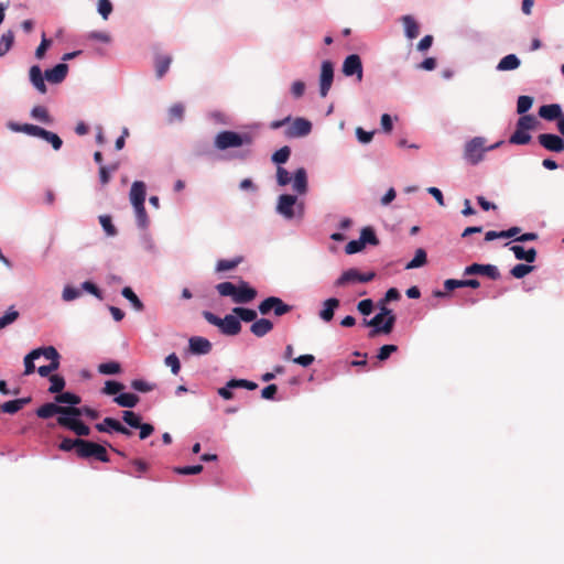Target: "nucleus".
<instances>
[{"mask_svg": "<svg viewBox=\"0 0 564 564\" xmlns=\"http://www.w3.org/2000/svg\"><path fill=\"white\" fill-rule=\"evenodd\" d=\"M185 113V107L182 102H176L172 105L167 110V122L174 123L176 121H182Z\"/></svg>", "mask_w": 564, "mask_h": 564, "instance_id": "nucleus-32", "label": "nucleus"}, {"mask_svg": "<svg viewBox=\"0 0 564 564\" xmlns=\"http://www.w3.org/2000/svg\"><path fill=\"white\" fill-rule=\"evenodd\" d=\"M131 387L139 392H150L154 390L155 384L147 382L142 379H135L132 380Z\"/></svg>", "mask_w": 564, "mask_h": 564, "instance_id": "nucleus-60", "label": "nucleus"}, {"mask_svg": "<svg viewBox=\"0 0 564 564\" xmlns=\"http://www.w3.org/2000/svg\"><path fill=\"white\" fill-rule=\"evenodd\" d=\"M39 354L40 357H44L50 360V362H56V365H59L61 355L53 346L47 347H40L34 349Z\"/></svg>", "mask_w": 564, "mask_h": 564, "instance_id": "nucleus-34", "label": "nucleus"}, {"mask_svg": "<svg viewBox=\"0 0 564 564\" xmlns=\"http://www.w3.org/2000/svg\"><path fill=\"white\" fill-rule=\"evenodd\" d=\"M57 424L70 430L76 435L83 437L88 436L90 434V429L85 423H83L78 419L67 417V416H58Z\"/></svg>", "mask_w": 564, "mask_h": 564, "instance_id": "nucleus-12", "label": "nucleus"}, {"mask_svg": "<svg viewBox=\"0 0 564 564\" xmlns=\"http://www.w3.org/2000/svg\"><path fill=\"white\" fill-rule=\"evenodd\" d=\"M521 62L516 54L506 55L500 59L497 65V70L507 72L517 69L520 66Z\"/></svg>", "mask_w": 564, "mask_h": 564, "instance_id": "nucleus-29", "label": "nucleus"}, {"mask_svg": "<svg viewBox=\"0 0 564 564\" xmlns=\"http://www.w3.org/2000/svg\"><path fill=\"white\" fill-rule=\"evenodd\" d=\"M253 138L250 133H238L230 130L219 132L215 138V147L218 150H227L230 148L250 147Z\"/></svg>", "mask_w": 564, "mask_h": 564, "instance_id": "nucleus-4", "label": "nucleus"}, {"mask_svg": "<svg viewBox=\"0 0 564 564\" xmlns=\"http://www.w3.org/2000/svg\"><path fill=\"white\" fill-rule=\"evenodd\" d=\"M502 144V141L487 145L484 137H474L464 144L463 158L470 165L479 164L488 151L495 150Z\"/></svg>", "mask_w": 564, "mask_h": 564, "instance_id": "nucleus-2", "label": "nucleus"}, {"mask_svg": "<svg viewBox=\"0 0 564 564\" xmlns=\"http://www.w3.org/2000/svg\"><path fill=\"white\" fill-rule=\"evenodd\" d=\"M31 116L44 123H51L53 121L47 109L43 106H35L31 111Z\"/></svg>", "mask_w": 564, "mask_h": 564, "instance_id": "nucleus-45", "label": "nucleus"}, {"mask_svg": "<svg viewBox=\"0 0 564 564\" xmlns=\"http://www.w3.org/2000/svg\"><path fill=\"white\" fill-rule=\"evenodd\" d=\"M55 401L61 404L77 405L82 402V399L79 395L72 392H61L56 394Z\"/></svg>", "mask_w": 564, "mask_h": 564, "instance_id": "nucleus-39", "label": "nucleus"}, {"mask_svg": "<svg viewBox=\"0 0 564 564\" xmlns=\"http://www.w3.org/2000/svg\"><path fill=\"white\" fill-rule=\"evenodd\" d=\"M123 388L124 386L121 382L109 380L105 383V387L102 388V393L107 395H115L122 391Z\"/></svg>", "mask_w": 564, "mask_h": 564, "instance_id": "nucleus-58", "label": "nucleus"}, {"mask_svg": "<svg viewBox=\"0 0 564 564\" xmlns=\"http://www.w3.org/2000/svg\"><path fill=\"white\" fill-rule=\"evenodd\" d=\"M286 124L288 127L284 131V134L288 138L306 137L312 131V123L310 120L302 117H297L294 120H292L290 116L281 120L272 121L270 123V128L276 130Z\"/></svg>", "mask_w": 564, "mask_h": 564, "instance_id": "nucleus-3", "label": "nucleus"}, {"mask_svg": "<svg viewBox=\"0 0 564 564\" xmlns=\"http://www.w3.org/2000/svg\"><path fill=\"white\" fill-rule=\"evenodd\" d=\"M395 315H390L387 318H383L382 315H375L371 319H365V325L368 327H372L369 333V337L373 338L378 334H390L395 324Z\"/></svg>", "mask_w": 564, "mask_h": 564, "instance_id": "nucleus-6", "label": "nucleus"}, {"mask_svg": "<svg viewBox=\"0 0 564 564\" xmlns=\"http://www.w3.org/2000/svg\"><path fill=\"white\" fill-rule=\"evenodd\" d=\"M41 139H43L46 142L51 143L55 151L59 150L62 148V145H63L62 139L56 133L51 132V131L45 130V129L43 131V134H42Z\"/></svg>", "mask_w": 564, "mask_h": 564, "instance_id": "nucleus-50", "label": "nucleus"}, {"mask_svg": "<svg viewBox=\"0 0 564 564\" xmlns=\"http://www.w3.org/2000/svg\"><path fill=\"white\" fill-rule=\"evenodd\" d=\"M121 294L124 299H127L133 306L135 311H143L144 305L140 301V299L137 296V294L133 292V290L129 286H126L122 289Z\"/></svg>", "mask_w": 564, "mask_h": 564, "instance_id": "nucleus-36", "label": "nucleus"}, {"mask_svg": "<svg viewBox=\"0 0 564 564\" xmlns=\"http://www.w3.org/2000/svg\"><path fill=\"white\" fill-rule=\"evenodd\" d=\"M80 441H82L80 437L75 438V440L65 437L59 443L58 448L63 452H70L74 449L75 453L77 454V451L79 449Z\"/></svg>", "mask_w": 564, "mask_h": 564, "instance_id": "nucleus-49", "label": "nucleus"}, {"mask_svg": "<svg viewBox=\"0 0 564 564\" xmlns=\"http://www.w3.org/2000/svg\"><path fill=\"white\" fill-rule=\"evenodd\" d=\"M39 359V354L34 349L24 357V375L29 376L35 371L34 360Z\"/></svg>", "mask_w": 564, "mask_h": 564, "instance_id": "nucleus-52", "label": "nucleus"}, {"mask_svg": "<svg viewBox=\"0 0 564 564\" xmlns=\"http://www.w3.org/2000/svg\"><path fill=\"white\" fill-rule=\"evenodd\" d=\"M79 444V449L77 451V456L79 458H95L102 463H108L110 460L105 446L83 438Z\"/></svg>", "mask_w": 564, "mask_h": 564, "instance_id": "nucleus-5", "label": "nucleus"}, {"mask_svg": "<svg viewBox=\"0 0 564 564\" xmlns=\"http://www.w3.org/2000/svg\"><path fill=\"white\" fill-rule=\"evenodd\" d=\"M232 312L243 322H254L257 319V312L251 308L237 306Z\"/></svg>", "mask_w": 564, "mask_h": 564, "instance_id": "nucleus-40", "label": "nucleus"}, {"mask_svg": "<svg viewBox=\"0 0 564 564\" xmlns=\"http://www.w3.org/2000/svg\"><path fill=\"white\" fill-rule=\"evenodd\" d=\"M98 371L102 375H117L121 371V366L117 361H109L100 364L98 366Z\"/></svg>", "mask_w": 564, "mask_h": 564, "instance_id": "nucleus-48", "label": "nucleus"}, {"mask_svg": "<svg viewBox=\"0 0 564 564\" xmlns=\"http://www.w3.org/2000/svg\"><path fill=\"white\" fill-rule=\"evenodd\" d=\"M402 23L404 26L405 36L410 40H413L420 34V25L412 15H403Z\"/></svg>", "mask_w": 564, "mask_h": 564, "instance_id": "nucleus-24", "label": "nucleus"}, {"mask_svg": "<svg viewBox=\"0 0 564 564\" xmlns=\"http://www.w3.org/2000/svg\"><path fill=\"white\" fill-rule=\"evenodd\" d=\"M359 238L362 241L364 246H366L367 243L377 246L379 243L375 230L371 227L362 228Z\"/></svg>", "mask_w": 564, "mask_h": 564, "instance_id": "nucleus-43", "label": "nucleus"}, {"mask_svg": "<svg viewBox=\"0 0 564 564\" xmlns=\"http://www.w3.org/2000/svg\"><path fill=\"white\" fill-rule=\"evenodd\" d=\"M293 189L302 195L307 191V175L304 167H300L294 173Z\"/></svg>", "mask_w": 564, "mask_h": 564, "instance_id": "nucleus-22", "label": "nucleus"}, {"mask_svg": "<svg viewBox=\"0 0 564 564\" xmlns=\"http://www.w3.org/2000/svg\"><path fill=\"white\" fill-rule=\"evenodd\" d=\"M100 225L102 226L104 230L107 232L108 236H115L117 235V229L112 224L111 217L108 215H101L99 217Z\"/></svg>", "mask_w": 564, "mask_h": 564, "instance_id": "nucleus-59", "label": "nucleus"}, {"mask_svg": "<svg viewBox=\"0 0 564 564\" xmlns=\"http://www.w3.org/2000/svg\"><path fill=\"white\" fill-rule=\"evenodd\" d=\"M219 329L227 336H235L240 333L241 324L237 316L228 314L223 318Z\"/></svg>", "mask_w": 564, "mask_h": 564, "instance_id": "nucleus-16", "label": "nucleus"}, {"mask_svg": "<svg viewBox=\"0 0 564 564\" xmlns=\"http://www.w3.org/2000/svg\"><path fill=\"white\" fill-rule=\"evenodd\" d=\"M539 116L549 121L558 120L563 117L562 108L558 104L544 105L540 107Z\"/></svg>", "mask_w": 564, "mask_h": 564, "instance_id": "nucleus-20", "label": "nucleus"}, {"mask_svg": "<svg viewBox=\"0 0 564 564\" xmlns=\"http://www.w3.org/2000/svg\"><path fill=\"white\" fill-rule=\"evenodd\" d=\"M98 12L104 20H107L112 12V3L110 0H98Z\"/></svg>", "mask_w": 564, "mask_h": 564, "instance_id": "nucleus-64", "label": "nucleus"}, {"mask_svg": "<svg viewBox=\"0 0 564 564\" xmlns=\"http://www.w3.org/2000/svg\"><path fill=\"white\" fill-rule=\"evenodd\" d=\"M30 80H31L32 85L41 94H45L46 93L47 88H46V85L44 83V77H43L42 69L40 68V66L33 65L30 68Z\"/></svg>", "mask_w": 564, "mask_h": 564, "instance_id": "nucleus-25", "label": "nucleus"}, {"mask_svg": "<svg viewBox=\"0 0 564 564\" xmlns=\"http://www.w3.org/2000/svg\"><path fill=\"white\" fill-rule=\"evenodd\" d=\"M82 294L80 290L72 285H66L63 290L62 297L64 301L69 302L76 300Z\"/></svg>", "mask_w": 564, "mask_h": 564, "instance_id": "nucleus-61", "label": "nucleus"}, {"mask_svg": "<svg viewBox=\"0 0 564 564\" xmlns=\"http://www.w3.org/2000/svg\"><path fill=\"white\" fill-rule=\"evenodd\" d=\"M341 72L345 76H356L358 82L362 80V63L358 54L348 55L344 63Z\"/></svg>", "mask_w": 564, "mask_h": 564, "instance_id": "nucleus-9", "label": "nucleus"}, {"mask_svg": "<svg viewBox=\"0 0 564 564\" xmlns=\"http://www.w3.org/2000/svg\"><path fill=\"white\" fill-rule=\"evenodd\" d=\"M188 348L194 355H207L212 351V343L205 337L194 336L188 340Z\"/></svg>", "mask_w": 564, "mask_h": 564, "instance_id": "nucleus-17", "label": "nucleus"}, {"mask_svg": "<svg viewBox=\"0 0 564 564\" xmlns=\"http://www.w3.org/2000/svg\"><path fill=\"white\" fill-rule=\"evenodd\" d=\"M67 72L68 65L65 63H61L51 69H46L44 76L50 83L59 84L65 79Z\"/></svg>", "mask_w": 564, "mask_h": 564, "instance_id": "nucleus-18", "label": "nucleus"}, {"mask_svg": "<svg viewBox=\"0 0 564 564\" xmlns=\"http://www.w3.org/2000/svg\"><path fill=\"white\" fill-rule=\"evenodd\" d=\"M113 401L122 408H133L139 402V397L133 393H121Z\"/></svg>", "mask_w": 564, "mask_h": 564, "instance_id": "nucleus-35", "label": "nucleus"}, {"mask_svg": "<svg viewBox=\"0 0 564 564\" xmlns=\"http://www.w3.org/2000/svg\"><path fill=\"white\" fill-rule=\"evenodd\" d=\"M147 195V187L142 181H135L130 188V202L133 205L144 204Z\"/></svg>", "mask_w": 564, "mask_h": 564, "instance_id": "nucleus-19", "label": "nucleus"}, {"mask_svg": "<svg viewBox=\"0 0 564 564\" xmlns=\"http://www.w3.org/2000/svg\"><path fill=\"white\" fill-rule=\"evenodd\" d=\"M165 365L171 368L173 375H177L181 370V362L176 354H170L165 358Z\"/></svg>", "mask_w": 564, "mask_h": 564, "instance_id": "nucleus-62", "label": "nucleus"}, {"mask_svg": "<svg viewBox=\"0 0 564 564\" xmlns=\"http://www.w3.org/2000/svg\"><path fill=\"white\" fill-rule=\"evenodd\" d=\"M510 250L513 252L516 259L524 260L529 263L534 262L536 259V250L534 248L524 249V247L519 245H513Z\"/></svg>", "mask_w": 564, "mask_h": 564, "instance_id": "nucleus-26", "label": "nucleus"}, {"mask_svg": "<svg viewBox=\"0 0 564 564\" xmlns=\"http://www.w3.org/2000/svg\"><path fill=\"white\" fill-rule=\"evenodd\" d=\"M62 405L56 403H45L36 410V415L41 419H50L55 414H61Z\"/></svg>", "mask_w": 564, "mask_h": 564, "instance_id": "nucleus-30", "label": "nucleus"}, {"mask_svg": "<svg viewBox=\"0 0 564 564\" xmlns=\"http://www.w3.org/2000/svg\"><path fill=\"white\" fill-rule=\"evenodd\" d=\"M534 269L533 265H529V264H523V263H520V264H517L514 265L511 270H510V273L513 278L516 279H522L524 278L527 274H529L530 272H532Z\"/></svg>", "mask_w": 564, "mask_h": 564, "instance_id": "nucleus-53", "label": "nucleus"}, {"mask_svg": "<svg viewBox=\"0 0 564 564\" xmlns=\"http://www.w3.org/2000/svg\"><path fill=\"white\" fill-rule=\"evenodd\" d=\"M376 273L370 271L367 273H360L357 269L351 268L347 271H344L341 275L336 280V286H345L350 283H367L375 279Z\"/></svg>", "mask_w": 564, "mask_h": 564, "instance_id": "nucleus-8", "label": "nucleus"}, {"mask_svg": "<svg viewBox=\"0 0 564 564\" xmlns=\"http://www.w3.org/2000/svg\"><path fill=\"white\" fill-rule=\"evenodd\" d=\"M334 78V66L330 61H324L321 67V78H319V94L322 97H326Z\"/></svg>", "mask_w": 564, "mask_h": 564, "instance_id": "nucleus-11", "label": "nucleus"}, {"mask_svg": "<svg viewBox=\"0 0 564 564\" xmlns=\"http://www.w3.org/2000/svg\"><path fill=\"white\" fill-rule=\"evenodd\" d=\"M258 310L262 315L273 312L275 316H282L290 313L292 306L284 303L280 297L269 296L259 304Z\"/></svg>", "mask_w": 564, "mask_h": 564, "instance_id": "nucleus-7", "label": "nucleus"}, {"mask_svg": "<svg viewBox=\"0 0 564 564\" xmlns=\"http://www.w3.org/2000/svg\"><path fill=\"white\" fill-rule=\"evenodd\" d=\"M533 98L530 96H520L517 101V111L520 115H525L527 111L532 107Z\"/></svg>", "mask_w": 564, "mask_h": 564, "instance_id": "nucleus-57", "label": "nucleus"}, {"mask_svg": "<svg viewBox=\"0 0 564 564\" xmlns=\"http://www.w3.org/2000/svg\"><path fill=\"white\" fill-rule=\"evenodd\" d=\"M290 155H291V149L288 145H284L281 149H279L278 151H275L272 154L271 159L275 164L280 165V164L285 163L289 160Z\"/></svg>", "mask_w": 564, "mask_h": 564, "instance_id": "nucleus-51", "label": "nucleus"}, {"mask_svg": "<svg viewBox=\"0 0 564 564\" xmlns=\"http://www.w3.org/2000/svg\"><path fill=\"white\" fill-rule=\"evenodd\" d=\"M539 143L549 151L561 152L564 150V141L553 133H542L538 137Z\"/></svg>", "mask_w": 564, "mask_h": 564, "instance_id": "nucleus-15", "label": "nucleus"}, {"mask_svg": "<svg viewBox=\"0 0 564 564\" xmlns=\"http://www.w3.org/2000/svg\"><path fill=\"white\" fill-rule=\"evenodd\" d=\"M273 329V323L267 318L256 319L250 327L251 333L257 337H263Z\"/></svg>", "mask_w": 564, "mask_h": 564, "instance_id": "nucleus-23", "label": "nucleus"}, {"mask_svg": "<svg viewBox=\"0 0 564 564\" xmlns=\"http://www.w3.org/2000/svg\"><path fill=\"white\" fill-rule=\"evenodd\" d=\"M229 388H245L248 390H256L258 388V384L253 381H249L246 379H231L228 381Z\"/></svg>", "mask_w": 564, "mask_h": 564, "instance_id": "nucleus-56", "label": "nucleus"}, {"mask_svg": "<svg viewBox=\"0 0 564 564\" xmlns=\"http://www.w3.org/2000/svg\"><path fill=\"white\" fill-rule=\"evenodd\" d=\"M9 128L12 130V131H15V132H23L28 135H31V137H36V138H41L42 134H43V131L44 129L39 127V126H35V124H31V123H23V124H19V123H13L11 122L9 124Z\"/></svg>", "mask_w": 564, "mask_h": 564, "instance_id": "nucleus-21", "label": "nucleus"}, {"mask_svg": "<svg viewBox=\"0 0 564 564\" xmlns=\"http://www.w3.org/2000/svg\"><path fill=\"white\" fill-rule=\"evenodd\" d=\"M216 290L221 296H230L237 304L250 303L257 296V290L245 281H240L238 285L231 282H221L216 285Z\"/></svg>", "mask_w": 564, "mask_h": 564, "instance_id": "nucleus-1", "label": "nucleus"}, {"mask_svg": "<svg viewBox=\"0 0 564 564\" xmlns=\"http://www.w3.org/2000/svg\"><path fill=\"white\" fill-rule=\"evenodd\" d=\"M296 197L289 194H283L279 197L276 210L286 219L295 217L294 207L296 205Z\"/></svg>", "mask_w": 564, "mask_h": 564, "instance_id": "nucleus-13", "label": "nucleus"}, {"mask_svg": "<svg viewBox=\"0 0 564 564\" xmlns=\"http://www.w3.org/2000/svg\"><path fill=\"white\" fill-rule=\"evenodd\" d=\"M133 208H134L138 225L141 228H145L148 226L149 220H148V215L145 212L144 204L133 205Z\"/></svg>", "mask_w": 564, "mask_h": 564, "instance_id": "nucleus-55", "label": "nucleus"}, {"mask_svg": "<svg viewBox=\"0 0 564 564\" xmlns=\"http://www.w3.org/2000/svg\"><path fill=\"white\" fill-rule=\"evenodd\" d=\"M426 252L420 248L415 251L414 258L405 265V269L420 268L426 263Z\"/></svg>", "mask_w": 564, "mask_h": 564, "instance_id": "nucleus-46", "label": "nucleus"}, {"mask_svg": "<svg viewBox=\"0 0 564 564\" xmlns=\"http://www.w3.org/2000/svg\"><path fill=\"white\" fill-rule=\"evenodd\" d=\"M50 382H51V386L48 388V391L51 393L59 394L63 391V389L65 388V380L59 375L50 376Z\"/></svg>", "mask_w": 564, "mask_h": 564, "instance_id": "nucleus-47", "label": "nucleus"}, {"mask_svg": "<svg viewBox=\"0 0 564 564\" xmlns=\"http://www.w3.org/2000/svg\"><path fill=\"white\" fill-rule=\"evenodd\" d=\"M30 402H31V398L30 397L21 398V399H15V400H11V401L4 402L1 405V409L6 413L14 414V413L19 412L20 410H22L23 406L26 405Z\"/></svg>", "mask_w": 564, "mask_h": 564, "instance_id": "nucleus-28", "label": "nucleus"}, {"mask_svg": "<svg viewBox=\"0 0 564 564\" xmlns=\"http://www.w3.org/2000/svg\"><path fill=\"white\" fill-rule=\"evenodd\" d=\"M118 170V164L100 165L99 166V181L101 185H107L110 182L111 173Z\"/></svg>", "mask_w": 564, "mask_h": 564, "instance_id": "nucleus-41", "label": "nucleus"}, {"mask_svg": "<svg viewBox=\"0 0 564 564\" xmlns=\"http://www.w3.org/2000/svg\"><path fill=\"white\" fill-rule=\"evenodd\" d=\"M20 316V313L14 308V306H10L7 312L0 317V329L6 328L7 326L14 323Z\"/></svg>", "mask_w": 564, "mask_h": 564, "instance_id": "nucleus-38", "label": "nucleus"}, {"mask_svg": "<svg viewBox=\"0 0 564 564\" xmlns=\"http://www.w3.org/2000/svg\"><path fill=\"white\" fill-rule=\"evenodd\" d=\"M530 141L531 135L528 133V131L517 128L509 139V142L512 144H528Z\"/></svg>", "mask_w": 564, "mask_h": 564, "instance_id": "nucleus-42", "label": "nucleus"}, {"mask_svg": "<svg viewBox=\"0 0 564 564\" xmlns=\"http://www.w3.org/2000/svg\"><path fill=\"white\" fill-rule=\"evenodd\" d=\"M243 261L242 256H237L232 259H221L217 261L216 271L225 272L236 269Z\"/></svg>", "mask_w": 564, "mask_h": 564, "instance_id": "nucleus-31", "label": "nucleus"}, {"mask_svg": "<svg viewBox=\"0 0 564 564\" xmlns=\"http://www.w3.org/2000/svg\"><path fill=\"white\" fill-rule=\"evenodd\" d=\"M339 304L340 303H339L338 299L332 297V299L326 300L324 302L323 310L319 312V317L324 322H330L334 317V312L339 306Z\"/></svg>", "mask_w": 564, "mask_h": 564, "instance_id": "nucleus-27", "label": "nucleus"}, {"mask_svg": "<svg viewBox=\"0 0 564 564\" xmlns=\"http://www.w3.org/2000/svg\"><path fill=\"white\" fill-rule=\"evenodd\" d=\"M292 181V177L288 170L282 166L276 169V182L280 186H285Z\"/></svg>", "mask_w": 564, "mask_h": 564, "instance_id": "nucleus-63", "label": "nucleus"}, {"mask_svg": "<svg viewBox=\"0 0 564 564\" xmlns=\"http://www.w3.org/2000/svg\"><path fill=\"white\" fill-rule=\"evenodd\" d=\"M464 274L465 275L480 274V275H485L491 280H498L501 276V274L496 265L480 264V263H473V264L466 267L464 270Z\"/></svg>", "mask_w": 564, "mask_h": 564, "instance_id": "nucleus-10", "label": "nucleus"}, {"mask_svg": "<svg viewBox=\"0 0 564 564\" xmlns=\"http://www.w3.org/2000/svg\"><path fill=\"white\" fill-rule=\"evenodd\" d=\"M14 43V33L11 30L4 32L0 40V57L4 56Z\"/></svg>", "mask_w": 564, "mask_h": 564, "instance_id": "nucleus-37", "label": "nucleus"}, {"mask_svg": "<svg viewBox=\"0 0 564 564\" xmlns=\"http://www.w3.org/2000/svg\"><path fill=\"white\" fill-rule=\"evenodd\" d=\"M95 427L100 433H109L110 431H115L127 436L132 435V432L129 429H127L113 417H105L104 421L101 423H97Z\"/></svg>", "mask_w": 564, "mask_h": 564, "instance_id": "nucleus-14", "label": "nucleus"}, {"mask_svg": "<svg viewBox=\"0 0 564 564\" xmlns=\"http://www.w3.org/2000/svg\"><path fill=\"white\" fill-rule=\"evenodd\" d=\"M122 420L124 423H127L130 427L133 429L140 426L141 423V416L133 411H123Z\"/></svg>", "mask_w": 564, "mask_h": 564, "instance_id": "nucleus-54", "label": "nucleus"}, {"mask_svg": "<svg viewBox=\"0 0 564 564\" xmlns=\"http://www.w3.org/2000/svg\"><path fill=\"white\" fill-rule=\"evenodd\" d=\"M536 119L534 116L522 115L517 122V129L529 131L534 129Z\"/></svg>", "mask_w": 564, "mask_h": 564, "instance_id": "nucleus-44", "label": "nucleus"}, {"mask_svg": "<svg viewBox=\"0 0 564 564\" xmlns=\"http://www.w3.org/2000/svg\"><path fill=\"white\" fill-rule=\"evenodd\" d=\"M172 57L169 55H159L155 58V73L158 78H162L170 68Z\"/></svg>", "mask_w": 564, "mask_h": 564, "instance_id": "nucleus-33", "label": "nucleus"}]
</instances>
